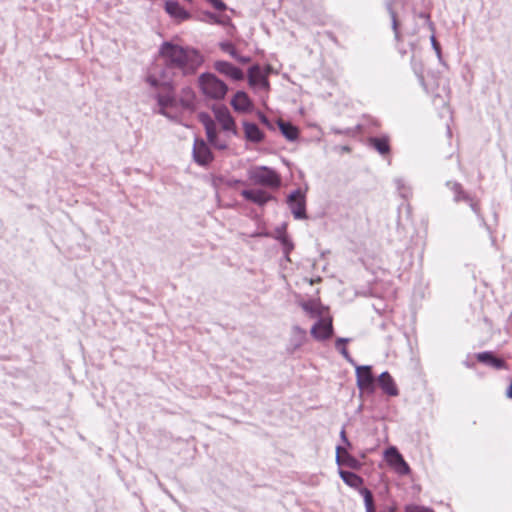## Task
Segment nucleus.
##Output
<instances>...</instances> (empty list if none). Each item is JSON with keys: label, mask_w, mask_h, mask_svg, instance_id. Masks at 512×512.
Instances as JSON below:
<instances>
[{"label": "nucleus", "mask_w": 512, "mask_h": 512, "mask_svg": "<svg viewBox=\"0 0 512 512\" xmlns=\"http://www.w3.org/2000/svg\"><path fill=\"white\" fill-rule=\"evenodd\" d=\"M306 340V331L299 326L292 328L291 346L293 350L301 347Z\"/></svg>", "instance_id": "obj_25"}, {"label": "nucleus", "mask_w": 512, "mask_h": 512, "mask_svg": "<svg viewBox=\"0 0 512 512\" xmlns=\"http://www.w3.org/2000/svg\"><path fill=\"white\" fill-rule=\"evenodd\" d=\"M387 7L389 10V14L391 16L392 29L395 33V38L398 40L399 39V31H398V21H397L396 13L393 11L391 3H389Z\"/></svg>", "instance_id": "obj_33"}, {"label": "nucleus", "mask_w": 512, "mask_h": 512, "mask_svg": "<svg viewBox=\"0 0 512 512\" xmlns=\"http://www.w3.org/2000/svg\"><path fill=\"white\" fill-rule=\"evenodd\" d=\"M446 186L453 192V200L455 202L465 201L467 202L474 213L479 214V206L478 203L473 200V198L464 191L462 185L458 182L448 181Z\"/></svg>", "instance_id": "obj_9"}, {"label": "nucleus", "mask_w": 512, "mask_h": 512, "mask_svg": "<svg viewBox=\"0 0 512 512\" xmlns=\"http://www.w3.org/2000/svg\"><path fill=\"white\" fill-rule=\"evenodd\" d=\"M349 341V338H338L335 342V347L347 361H349L350 363H354L347 348L344 346Z\"/></svg>", "instance_id": "obj_27"}, {"label": "nucleus", "mask_w": 512, "mask_h": 512, "mask_svg": "<svg viewBox=\"0 0 512 512\" xmlns=\"http://www.w3.org/2000/svg\"><path fill=\"white\" fill-rule=\"evenodd\" d=\"M359 494L363 497L365 508L375 507L372 492L368 488H359Z\"/></svg>", "instance_id": "obj_29"}, {"label": "nucleus", "mask_w": 512, "mask_h": 512, "mask_svg": "<svg viewBox=\"0 0 512 512\" xmlns=\"http://www.w3.org/2000/svg\"><path fill=\"white\" fill-rule=\"evenodd\" d=\"M476 358L479 362L491 366L495 369H503L506 367L504 360L495 357L490 351L480 352L476 354Z\"/></svg>", "instance_id": "obj_18"}, {"label": "nucleus", "mask_w": 512, "mask_h": 512, "mask_svg": "<svg viewBox=\"0 0 512 512\" xmlns=\"http://www.w3.org/2000/svg\"><path fill=\"white\" fill-rule=\"evenodd\" d=\"M333 334V325L332 318L329 315H326L320 319L312 326L311 335L316 340H326L330 338Z\"/></svg>", "instance_id": "obj_8"}, {"label": "nucleus", "mask_w": 512, "mask_h": 512, "mask_svg": "<svg viewBox=\"0 0 512 512\" xmlns=\"http://www.w3.org/2000/svg\"><path fill=\"white\" fill-rule=\"evenodd\" d=\"M366 512H376L375 507L365 508Z\"/></svg>", "instance_id": "obj_48"}, {"label": "nucleus", "mask_w": 512, "mask_h": 512, "mask_svg": "<svg viewBox=\"0 0 512 512\" xmlns=\"http://www.w3.org/2000/svg\"><path fill=\"white\" fill-rule=\"evenodd\" d=\"M399 192L403 198H408L411 195V189L408 186H406L404 189H402Z\"/></svg>", "instance_id": "obj_40"}, {"label": "nucleus", "mask_w": 512, "mask_h": 512, "mask_svg": "<svg viewBox=\"0 0 512 512\" xmlns=\"http://www.w3.org/2000/svg\"><path fill=\"white\" fill-rule=\"evenodd\" d=\"M146 80L152 87L159 89V92L156 94V99L159 105L158 113L172 119L173 116L170 114L168 109L176 108L178 106L177 99L173 95L172 78L170 76H166L164 73L159 76L151 74Z\"/></svg>", "instance_id": "obj_2"}, {"label": "nucleus", "mask_w": 512, "mask_h": 512, "mask_svg": "<svg viewBox=\"0 0 512 512\" xmlns=\"http://www.w3.org/2000/svg\"><path fill=\"white\" fill-rule=\"evenodd\" d=\"M240 63H248L250 61V57L241 56L238 54V58H235Z\"/></svg>", "instance_id": "obj_43"}, {"label": "nucleus", "mask_w": 512, "mask_h": 512, "mask_svg": "<svg viewBox=\"0 0 512 512\" xmlns=\"http://www.w3.org/2000/svg\"><path fill=\"white\" fill-rule=\"evenodd\" d=\"M378 383L383 392L389 396H397L399 394L396 384L388 372H383L378 378Z\"/></svg>", "instance_id": "obj_17"}, {"label": "nucleus", "mask_w": 512, "mask_h": 512, "mask_svg": "<svg viewBox=\"0 0 512 512\" xmlns=\"http://www.w3.org/2000/svg\"><path fill=\"white\" fill-rule=\"evenodd\" d=\"M165 11L178 21L186 20L190 17L187 12L177 1L169 0L165 2Z\"/></svg>", "instance_id": "obj_15"}, {"label": "nucleus", "mask_w": 512, "mask_h": 512, "mask_svg": "<svg viewBox=\"0 0 512 512\" xmlns=\"http://www.w3.org/2000/svg\"><path fill=\"white\" fill-rule=\"evenodd\" d=\"M465 365H466L467 367H472V364L470 363V361H466V362H465Z\"/></svg>", "instance_id": "obj_49"}, {"label": "nucleus", "mask_w": 512, "mask_h": 512, "mask_svg": "<svg viewBox=\"0 0 512 512\" xmlns=\"http://www.w3.org/2000/svg\"><path fill=\"white\" fill-rule=\"evenodd\" d=\"M506 394H507V396H508L509 398H511V399H512V384L509 386V388H508V390H507Z\"/></svg>", "instance_id": "obj_47"}, {"label": "nucleus", "mask_w": 512, "mask_h": 512, "mask_svg": "<svg viewBox=\"0 0 512 512\" xmlns=\"http://www.w3.org/2000/svg\"><path fill=\"white\" fill-rule=\"evenodd\" d=\"M340 437L342 439V441L347 445V446H350V442L349 440L347 439L346 437V432H345V429H342L341 432H340Z\"/></svg>", "instance_id": "obj_42"}, {"label": "nucleus", "mask_w": 512, "mask_h": 512, "mask_svg": "<svg viewBox=\"0 0 512 512\" xmlns=\"http://www.w3.org/2000/svg\"><path fill=\"white\" fill-rule=\"evenodd\" d=\"M357 386L360 390L373 393L375 390V379L371 372V366L356 367Z\"/></svg>", "instance_id": "obj_7"}, {"label": "nucleus", "mask_w": 512, "mask_h": 512, "mask_svg": "<svg viewBox=\"0 0 512 512\" xmlns=\"http://www.w3.org/2000/svg\"><path fill=\"white\" fill-rule=\"evenodd\" d=\"M231 105L238 112H247L252 108V102L243 91H238L231 100Z\"/></svg>", "instance_id": "obj_16"}, {"label": "nucleus", "mask_w": 512, "mask_h": 512, "mask_svg": "<svg viewBox=\"0 0 512 512\" xmlns=\"http://www.w3.org/2000/svg\"><path fill=\"white\" fill-rule=\"evenodd\" d=\"M431 44H432V47L434 48V50L436 51L437 55L440 56V53H441L440 46H439L438 42L436 41L434 35L431 36Z\"/></svg>", "instance_id": "obj_37"}, {"label": "nucleus", "mask_w": 512, "mask_h": 512, "mask_svg": "<svg viewBox=\"0 0 512 512\" xmlns=\"http://www.w3.org/2000/svg\"><path fill=\"white\" fill-rule=\"evenodd\" d=\"M287 204L295 219H307L304 191L301 189L292 191L287 197Z\"/></svg>", "instance_id": "obj_5"}, {"label": "nucleus", "mask_w": 512, "mask_h": 512, "mask_svg": "<svg viewBox=\"0 0 512 512\" xmlns=\"http://www.w3.org/2000/svg\"><path fill=\"white\" fill-rule=\"evenodd\" d=\"M214 147H216L217 149H220V150H223L227 147L226 143L225 142H222V141H219L218 139H216L215 141H213L211 143Z\"/></svg>", "instance_id": "obj_38"}, {"label": "nucleus", "mask_w": 512, "mask_h": 512, "mask_svg": "<svg viewBox=\"0 0 512 512\" xmlns=\"http://www.w3.org/2000/svg\"><path fill=\"white\" fill-rule=\"evenodd\" d=\"M406 512H434V511L425 506L411 504V505L406 506Z\"/></svg>", "instance_id": "obj_35"}, {"label": "nucleus", "mask_w": 512, "mask_h": 512, "mask_svg": "<svg viewBox=\"0 0 512 512\" xmlns=\"http://www.w3.org/2000/svg\"><path fill=\"white\" fill-rule=\"evenodd\" d=\"M344 451H346L344 448L338 446L336 448V455H342L344 453Z\"/></svg>", "instance_id": "obj_46"}, {"label": "nucleus", "mask_w": 512, "mask_h": 512, "mask_svg": "<svg viewBox=\"0 0 512 512\" xmlns=\"http://www.w3.org/2000/svg\"><path fill=\"white\" fill-rule=\"evenodd\" d=\"M219 47L221 48L222 51L228 53L234 59L238 58V52L236 51L234 45L231 42H221L219 44Z\"/></svg>", "instance_id": "obj_31"}, {"label": "nucleus", "mask_w": 512, "mask_h": 512, "mask_svg": "<svg viewBox=\"0 0 512 512\" xmlns=\"http://www.w3.org/2000/svg\"><path fill=\"white\" fill-rule=\"evenodd\" d=\"M178 104L185 110L192 111L195 105V94L190 87H184L181 90Z\"/></svg>", "instance_id": "obj_21"}, {"label": "nucleus", "mask_w": 512, "mask_h": 512, "mask_svg": "<svg viewBox=\"0 0 512 512\" xmlns=\"http://www.w3.org/2000/svg\"><path fill=\"white\" fill-rule=\"evenodd\" d=\"M241 195L247 201H250L259 206H263L273 199L271 194L262 189H245L241 191Z\"/></svg>", "instance_id": "obj_11"}, {"label": "nucleus", "mask_w": 512, "mask_h": 512, "mask_svg": "<svg viewBox=\"0 0 512 512\" xmlns=\"http://www.w3.org/2000/svg\"><path fill=\"white\" fill-rule=\"evenodd\" d=\"M206 16L209 18L210 22H213V23H216V24H219V25H226V24L230 23V18L229 17L221 18V17H219L216 14L211 13V12L206 13Z\"/></svg>", "instance_id": "obj_34"}, {"label": "nucleus", "mask_w": 512, "mask_h": 512, "mask_svg": "<svg viewBox=\"0 0 512 512\" xmlns=\"http://www.w3.org/2000/svg\"><path fill=\"white\" fill-rule=\"evenodd\" d=\"M385 458L389 466L399 475H408L410 467L404 460L403 456L399 453L398 449L394 446L385 450Z\"/></svg>", "instance_id": "obj_6"}, {"label": "nucleus", "mask_w": 512, "mask_h": 512, "mask_svg": "<svg viewBox=\"0 0 512 512\" xmlns=\"http://www.w3.org/2000/svg\"><path fill=\"white\" fill-rule=\"evenodd\" d=\"M259 118L263 124L267 125L268 127L270 126V122L264 114L260 113Z\"/></svg>", "instance_id": "obj_44"}, {"label": "nucleus", "mask_w": 512, "mask_h": 512, "mask_svg": "<svg viewBox=\"0 0 512 512\" xmlns=\"http://www.w3.org/2000/svg\"><path fill=\"white\" fill-rule=\"evenodd\" d=\"M285 225L277 229L278 236L276 237L283 246L284 254L287 256L294 248L293 242L285 232Z\"/></svg>", "instance_id": "obj_26"}, {"label": "nucleus", "mask_w": 512, "mask_h": 512, "mask_svg": "<svg viewBox=\"0 0 512 512\" xmlns=\"http://www.w3.org/2000/svg\"><path fill=\"white\" fill-rule=\"evenodd\" d=\"M395 184H396L398 191H401L402 189H404L406 187L404 180L401 178L396 179Z\"/></svg>", "instance_id": "obj_39"}, {"label": "nucleus", "mask_w": 512, "mask_h": 512, "mask_svg": "<svg viewBox=\"0 0 512 512\" xmlns=\"http://www.w3.org/2000/svg\"><path fill=\"white\" fill-rule=\"evenodd\" d=\"M210 3H211V4L213 5V7H214L215 9H217V10L222 11V10H225V9H226V5H225V3H224L223 1H221V0H212Z\"/></svg>", "instance_id": "obj_36"}, {"label": "nucleus", "mask_w": 512, "mask_h": 512, "mask_svg": "<svg viewBox=\"0 0 512 512\" xmlns=\"http://www.w3.org/2000/svg\"><path fill=\"white\" fill-rule=\"evenodd\" d=\"M205 130H206V135H207L208 141L210 143H212L213 141L218 139L215 125L212 121L205 123Z\"/></svg>", "instance_id": "obj_30"}, {"label": "nucleus", "mask_w": 512, "mask_h": 512, "mask_svg": "<svg viewBox=\"0 0 512 512\" xmlns=\"http://www.w3.org/2000/svg\"><path fill=\"white\" fill-rule=\"evenodd\" d=\"M194 160L200 165H207L212 161V153L203 140L196 139L193 145Z\"/></svg>", "instance_id": "obj_10"}, {"label": "nucleus", "mask_w": 512, "mask_h": 512, "mask_svg": "<svg viewBox=\"0 0 512 512\" xmlns=\"http://www.w3.org/2000/svg\"><path fill=\"white\" fill-rule=\"evenodd\" d=\"M302 309L312 318H322L328 315V309L317 300L300 303Z\"/></svg>", "instance_id": "obj_14"}, {"label": "nucleus", "mask_w": 512, "mask_h": 512, "mask_svg": "<svg viewBox=\"0 0 512 512\" xmlns=\"http://www.w3.org/2000/svg\"><path fill=\"white\" fill-rule=\"evenodd\" d=\"M245 137L248 141L259 143L263 140L264 134L255 123H243Z\"/></svg>", "instance_id": "obj_20"}, {"label": "nucleus", "mask_w": 512, "mask_h": 512, "mask_svg": "<svg viewBox=\"0 0 512 512\" xmlns=\"http://www.w3.org/2000/svg\"><path fill=\"white\" fill-rule=\"evenodd\" d=\"M412 68H413V71L416 74L421 86L427 91V86L424 81L422 63L420 61H417L415 59V57H412Z\"/></svg>", "instance_id": "obj_28"}, {"label": "nucleus", "mask_w": 512, "mask_h": 512, "mask_svg": "<svg viewBox=\"0 0 512 512\" xmlns=\"http://www.w3.org/2000/svg\"><path fill=\"white\" fill-rule=\"evenodd\" d=\"M214 67L219 73L228 76L235 81H239L244 78L242 70L227 61H216Z\"/></svg>", "instance_id": "obj_12"}, {"label": "nucleus", "mask_w": 512, "mask_h": 512, "mask_svg": "<svg viewBox=\"0 0 512 512\" xmlns=\"http://www.w3.org/2000/svg\"><path fill=\"white\" fill-rule=\"evenodd\" d=\"M248 81L251 86L260 85L265 89L269 86L267 78L262 74L258 65L250 67L248 71Z\"/></svg>", "instance_id": "obj_19"}, {"label": "nucleus", "mask_w": 512, "mask_h": 512, "mask_svg": "<svg viewBox=\"0 0 512 512\" xmlns=\"http://www.w3.org/2000/svg\"><path fill=\"white\" fill-rule=\"evenodd\" d=\"M215 117L224 131L235 133V121L226 107H219L214 110Z\"/></svg>", "instance_id": "obj_13"}, {"label": "nucleus", "mask_w": 512, "mask_h": 512, "mask_svg": "<svg viewBox=\"0 0 512 512\" xmlns=\"http://www.w3.org/2000/svg\"><path fill=\"white\" fill-rule=\"evenodd\" d=\"M369 145L374 148L379 154L385 155L390 152L389 137H370L368 139Z\"/></svg>", "instance_id": "obj_22"}, {"label": "nucleus", "mask_w": 512, "mask_h": 512, "mask_svg": "<svg viewBox=\"0 0 512 512\" xmlns=\"http://www.w3.org/2000/svg\"><path fill=\"white\" fill-rule=\"evenodd\" d=\"M165 69L160 73L169 76L170 70H177L182 76L191 75L202 65V55L192 47H183L171 42H164L160 47Z\"/></svg>", "instance_id": "obj_1"}, {"label": "nucleus", "mask_w": 512, "mask_h": 512, "mask_svg": "<svg viewBox=\"0 0 512 512\" xmlns=\"http://www.w3.org/2000/svg\"><path fill=\"white\" fill-rule=\"evenodd\" d=\"M343 465L352 469H357L360 466V463L355 457L351 456L347 451H344Z\"/></svg>", "instance_id": "obj_32"}, {"label": "nucleus", "mask_w": 512, "mask_h": 512, "mask_svg": "<svg viewBox=\"0 0 512 512\" xmlns=\"http://www.w3.org/2000/svg\"><path fill=\"white\" fill-rule=\"evenodd\" d=\"M344 461V453L342 455H336V463L338 465H343Z\"/></svg>", "instance_id": "obj_45"}, {"label": "nucleus", "mask_w": 512, "mask_h": 512, "mask_svg": "<svg viewBox=\"0 0 512 512\" xmlns=\"http://www.w3.org/2000/svg\"><path fill=\"white\" fill-rule=\"evenodd\" d=\"M247 176L254 185L274 189L279 188L281 185L280 175L274 169L267 166L251 167L247 171Z\"/></svg>", "instance_id": "obj_3"}, {"label": "nucleus", "mask_w": 512, "mask_h": 512, "mask_svg": "<svg viewBox=\"0 0 512 512\" xmlns=\"http://www.w3.org/2000/svg\"><path fill=\"white\" fill-rule=\"evenodd\" d=\"M278 126H279L281 133L287 140L294 141L298 138L299 131H298L297 127L292 125L290 122L278 120Z\"/></svg>", "instance_id": "obj_24"}, {"label": "nucleus", "mask_w": 512, "mask_h": 512, "mask_svg": "<svg viewBox=\"0 0 512 512\" xmlns=\"http://www.w3.org/2000/svg\"><path fill=\"white\" fill-rule=\"evenodd\" d=\"M399 192L403 198H408L411 195V189L408 186H406L404 189H402Z\"/></svg>", "instance_id": "obj_41"}, {"label": "nucleus", "mask_w": 512, "mask_h": 512, "mask_svg": "<svg viewBox=\"0 0 512 512\" xmlns=\"http://www.w3.org/2000/svg\"><path fill=\"white\" fill-rule=\"evenodd\" d=\"M199 84L203 94L212 99H223L228 91L227 85L211 73L202 74Z\"/></svg>", "instance_id": "obj_4"}, {"label": "nucleus", "mask_w": 512, "mask_h": 512, "mask_svg": "<svg viewBox=\"0 0 512 512\" xmlns=\"http://www.w3.org/2000/svg\"><path fill=\"white\" fill-rule=\"evenodd\" d=\"M339 475L343 482L351 488L357 489L362 488V484L364 482L363 478L359 475L345 470H339Z\"/></svg>", "instance_id": "obj_23"}]
</instances>
